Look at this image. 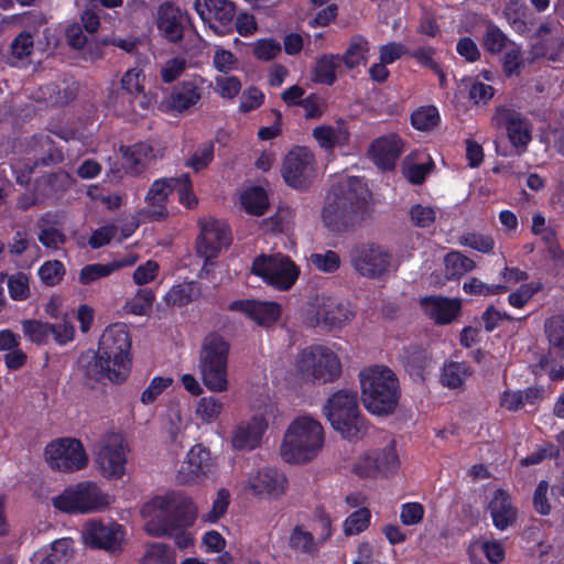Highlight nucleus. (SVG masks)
Listing matches in <instances>:
<instances>
[{
  "label": "nucleus",
  "instance_id": "nucleus-1",
  "mask_svg": "<svg viewBox=\"0 0 564 564\" xmlns=\"http://www.w3.org/2000/svg\"><path fill=\"white\" fill-rule=\"evenodd\" d=\"M145 532L155 538L174 536L175 544L185 549L192 538L184 531L196 519V508L191 498L182 492L156 496L141 509Z\"/></svg>",
  "mask_w": 564,
  "mask_h": 564
},
{
  "label": "nucleus",
  "instance_id": "nucleus-2",
  "mask_svg": "<svg viewBox=\"0 0 564 564\" xmlns=\"http://www.w3.org/2000/svg\"><path fill=\"white\" fill-rule=\"evenodd\" d=\"M368 189L360 178L348 176L334 184L322 212L327 228L341 232L354 230L368 217Z\"/></svg>",
  "mask_w": 564,
  "mask_h": 564
},
{
  "label": "nucleus",
  "instance_id": "nucleus-3",
  "mask_svg": "<svg viewBox=\"0 0 564 564\" xmlns=\"http://www.w3.org/2000/svg\"><path fill=\"white\" fill-rule=\"evenodd\" d=\"M359 378L366 409L378 415L391 414L401 395L395 373L387 367L375 366L361 370Z\"/></svg>",
  "mask_w": 564,
  "mask_h": 564
},
{
  "label": "nucleus",
  "instance_id": "nucleus-4",
  "mask_svg": "<svg viewBox=\"0 0 564 564\" xmlns=\"http://www.w3.org/2000/svg\"><path fill=\"white\" fill-rule=\"evenodd\" d=\"M323 445L321 423L311 416H300L289 425L280 453L286 463L306 464L317 456Z\"/></svg>",
  "mask_w": 564,
  "mask_h": 564
},
{
  "label": "nucleus",
  "instance_id": "nucleus-5",
  "mask_svg": "<svg viewBox=\"0 0 564 564\" xmlns=\"http://www.w3.org/2000/svg\"><path fill=\"white\" fill-rule=\"evenodd\" d=\"M323 412L332 427L345 438H357L366 433L367 426L355 390L340 389L330 394L323 406Z\"/></svg>",
  "mask_w": 564,
  "mask_h": 564
},
{
  "label": "nucleus",
  "instance_id": "nucleus-6",
  "mask_svg": "<svg viewBox=\"0 0 564 564\" xmlns=\"http://www.w3.org/2000/svg\"><path fill=\"white\" fill-rule=\"evenodd\" d=\"M230 345L219 334H208L202 344L198 368L204 386L213 392H226L229 389L228 356Z\"/></svg>",
  "mask_w": 564,
  "mask_h": 564
},
{
  "label": "nucleus",
  "instance_id": "nucleus-7",
  "mask_svg": "<svg viewBox=\"0 0 564 564\" xmlns=\"http://www.w3.org/2000/svg\"><path fill=\"white\" fill-rule=\"evenodd\" d=\"M295 370L306 382L329 383L341 376V364L330 348L313 345L297 354Z\"/></svg>",
  "mask_w": 564,
  "mask_h": 564
},
{
  "label": "nucleus",
  "instance_id": "nucleus-8",
  "mask_svg": "<svg viewBox=\"0 0 564 564\" xmlns=\"http://www.w3.org/2000/svg\"><path fill=\"white\" fill-rule=\"evenodd\" d=\"M131 339L126 325L108 326L99 339L98 352L117 368L115 378L127 379L131 368Z\"/></svg>",
  "mask_w": 564,
  "mask_h": 564
},
{
  "label": "nucleus",
  "instance_id": "nucleus-9",
  "mask_svg": "<svg viewBox=\"0 0 564 564\" xmlns=\"http://www.w3.org/2000/svg\"><path fill=\"white\" fill-rule=\"evenodd\" d=\"M53 506L68 513L98 511L108 505L107 497L91 481L79 482L52 499Z\"/></svg>",
  "mask_w": 564,
  "mask_h": 564
},
{
  "label": "nucleus",
  "instance_id": "nucleus-10",
  "mask_svg": "<svg viewBox=\"0 0 564 564\" xmlns=\"http://www.w3.org/2000/svg\"><path fill=\"white\" fill-rule=\"evenodd\" d=\"M191 180L188 174H183L180 177H170L155 181L148 195L147 200L152 208L142 209L139 212V216L143 220H162L167 216V210L164 206L169 195L174 188L178 189L180 199L185 200V196L188 195L191 189Z\"/></svg>",
  "mask_w": 564,
  "mask_h": 564
},
{
  "label": "nucleus",
  "instance_id": "nucleus-11",
  "mask_svg": "<svg viewBox=\"0 0 564 564\" xmlns=\"http://www.w3.org/2000/svg\"><path fill=\"white\" fill-rule=\"evenodd\" d=\"M251 272L281 290L290 289L299 276L296 265L289 258L280 254L257 257Z\"/></svg>",
  "mask_w": 564,
  "mask_h": 564
},
{
  "label": "nucleus",
  "instance_id": "nucleus-12",
  "mask_svg": "<svg viewBox=\"0 0 564 564\" xmlns=\"http://www.w3.org/2000/svg\"><path fill=\"white\" fill-rule=\"evenodd\" d=\"M94 462L107 478H120L124 474L126 453L123 438L118 433L104 435L94 449Z\"/></svg>",
  "mask_w": 564,
  "mask_h": 564
},
{
  "label": "nucleus",
  "instance_id": "nucleus-13",
  "mask_svg": "<svg viewBox=\"0 0 564 564\" xmlns=\"http://www.w3.org/2000/svg\"><path fill=\"white\" fill-rule=\"evenodd\" d=\"M352 268L360 275L377 279L383 275L391 264V253L376 243H357L349 251Z\"/></svg>",
  "mask_w": 564,
  "mask_h": 564
},
{
  "label": "nucleus",
  "instance_id": "nucleus-14",
  "mask_svg": "<svg viewBox=\"0 0 564 564\" xmlns=\"http://www.w3.org/2000/svg\"><path fill=\"white\" fill-rule=\"evenodd\" d=\"M231 237L228 226L216 219L200 221V235L197 238V253L205 258V263L200 270V279L208 278L210 270L208 268L212 258H216L224 247L230 245Z\"/></svg>",
  "mask_w": 564,
  "mask_h": 564
},
{
  "label": "nucleus",
  "instance_id": "nucleus-15",
  "mask_svg": "<svg viewBox=\"0 0 564 564\" xmlns=\"http://www.w3.org/2000/svg\"><path fill=\"white\" fill-rule=\"evenodd\" d=\"M46 462L51 468L72 473L86 467L88 456L80 441L76 438H59L45 447Z\"/></svg>",
  "mask_w": 564,
  "mask_h": 564
},
{
  "label": "nucleus",
  "instance_id": "nucleus-16",
  "mask_svg": "<svg viewBox=\"0 0 564 564\" xmlns=\"http://www.w3.org/2000/svg\"><path fill=\"white\" fill-rule=\"evenodd\" d=\"M282 176L285 183L295 189L307 188L315 177L312 151L305 147L293 148L284 158Z\"/></svg>",
  "mask_w": 564,
  "mask_h": 564
},
{
  "label": "nucleus",
  "instance_id": "nucleus-17",
  "mask_svg": "<svg viewBox=\"0 0 564 564\" xmlns=\"http://www.w3.org/2000/svg\"><path fill=\"white\" fill-rule=\"evenodd\" d=\"M82 536L87 546L117 553L122 550L124 532L122 527L116 522L104 523L90 520L85 524Z\"/></svg>",
  "mask_w": 564,
  "mask_h": 564
},
{
  "label": "nucleus",
  "instance_id": "nucleus-18",
  "mask_svg": "<svg viewBox=\"0 0 564 564\" xmlns=\"http://www.w3.org/2000/svg\"><path fill=\"white\" fill-rule=\"evenodd\" d=\"M77 366L83 376L84 384L91 389L97 383H105L106 381L112 383L126 381V379L115 378L117 368L111 362L106 361L99 352L87 351L82 354L77 360Z\"/></svg>",
  "mask_w": 564,
  "mask_h": 564
},
{
  "label": "nucleus",
  "instance_id": "nucleus-19",
  "mask_svg": "<svg viewBox=\"0 0 564 564\" xmlns=\"http://www.w3.org/2000/svg\"><path fill=\"white\" fill-rule=\"evenodd\" d=\"M315 316L308 321L310 326H323L328 330L340 328L354 316L352 312L336 299L317 295L313 304Z\"/></svg>",
  "mask_w": 564,
  "mask_h": 564
},
{
  "label": "nucleus",
  "instance_id": "nucleus-20",
  "mask_svg": "<svg viewBox=\"0 0 564 564\" xmlns=\"http://www.w3.org/2000/svg\"><path fill=\"white\" fill-rule=\"evenodd\" d=\"M194 9L199 18L218 34L231 24L236 15V7L229 0H195Z\"/></svg>",
  "mask_w": 564,
  "mask_h": 564
},
{
  "label": "nucleus",
  "instance_id": "nucleus-21",
  "mask_svg": "<svg viewBox=\"0 0 564 564\" xmlns=\"http://www.w3.org/2000/svg\"><path fill=\"white\" fill-rule=\"evenodd\" d=\"M213 473L209 452L200 444L194 445L177 473L181 484H194Z\"/></svg>",
  "mask_w": 564,
  "mask_h": 564
},
{
  "label": "nucleus",
  "instance_id": "nucleus-22",
  "mask_svg": "<svg viewBox=\"0 0 564 564\" xmlns=\"http://www.w3.org/2000/svg\"><path fill=\"white\" fill-rule=\"evenodd\" d=\"M186 17L171 1L162 3L156 12V26L160 33L172 43H178L184 37Z\"/></svg>",
  "mask_w": 564,
  "mask_h": 564
},
{
  "label": "nucleus",
  "instance_id": "nucleus-23",
  "mask_svg": "<svg viewBox=\"0 0 564 564\" xmlns=\"http://www.w3.org/2000/svg\"><path fill=\"white\" fill-rule=\"evenodd\" d=\"M232 312H241L254 321L258 325L269 327L275 323L280 315V305L274 302H261L256 300H237L228 305Z\"/></svg>",
  "mask_w": 564,
  "mask_h": 564
},
{
  "label": "nucleus",
  "instance_id": "nucleus-24",
  "mask_svg": "<svg viewBox=\"0 0 564 564\" xmlns=\"http://www.w3.org/2000/svg\"><path fill=\"white\" fill-rule=\"evenodd\" d=\"M122 153V166L127 173L138 175L142 173L151 162L162 156L160 150H155L148 143H135L132 147H120Z\"/></svg>",
  "mask_w": 564,
  "mask_h": 564
},
{
  "label": "nucleus",
  "instance_id": "nucleus-25",
  "mask_svg": "<svg viewBox=\"0 0 564 564\" xmlns=\"http://www.w3.org/2000/svg\"><path fill=\"white\" fill-rule=\"evenodd\" d=\"M492 523L496 529L503 531L516 523L518 510L512 505L509 492L505 489H497L488 505Z\"/></svg>",
  "mask_w": 564,
  "mask_h": 564
},
{
  "label": "nucleus",
  "instance_id": "nucleus-26",
  "mask_svg": "<svg viewBox=\"0 0 564 564\" xmlns=\"http://www.w3.org/2000/svg\"><path fill=\"white\" fill-rule=\"evenodd\" d=\"M401 150V139L397 134H389L376 139L369 148V154L378 167L392 170Z\"/></svg>",
  "mask_w": 564,
  "mask_h": 564
},
{
  "label": "nucleus",
  "instance_id": "nucleus-27",
  "mask_svg": "<svg viewBox=\"0 0 564 564\" xmlns=\"http://www.w3.org/2000/svg\"><path fill=\"white\" fill-rule=\"evenodd\" d=\"M268 424L262 416L254 415L248 422H241L232 432L231 443L238 451L254 448Z\"/></svg>",
  "mask_w": 564,
  "mask_h": 564
},
{
  "label": "nucleus",
  "instance_id": "nucleus-28",
  "mask_svg": "<svg viewBox=\"0 0 564 564\" xmlns=\"http://www.w3.org/2000/svg\"><path fill=\"white\" fill-rule=\"evenodd\" d=\"M420 305L425 315L440 325L451 323L458 313L457 299L449 300L444 296L431 295L421 299Z\"/></svg>",
  "mask_w": 564,
  "mask_h": 564
},
{
  "label": "nucleus",
  "instance_id": "nucleus-29",
  "mask_svg": "<svg viewBox=\"0 0 564 564\" xmlns=\"http://www.w3.org/2000/svg\"><path fill=\"white\" fill-rule=\"evenodd\" d=\"M502 15L519 35H529L533 30L535 19L522 0H508L505 3Z\"/></svg>",
  "mask_w": 564,
  "mask_h": 564
},
{
  "label": "nucleus",
  "instance_id": "nucleus-30",
  "mask_svg": "<svg viewBox=\"0 0 564 564\" xmlns=\"http://www.w3.org/2000/svg\"><path fill=\"white\" fill-rule=\"evenodd\" d=\"M200 89L194 82H182L173 87L166 98V108L177 112H184L200 99Z\"/></svg>",
  "mask_w": 564,
  "mask_h": 564
},
{
  "label": "nucleus",
  "instance_id": "nucleus-31",
  "mask_svg": "<svg viewBox=\"0 0 564 564\" xmlns=\"http://www.w3.org/2000/svg\"><path fill=\"white\" fill-rule=\"evenodd\" d=\"M288 480L285 476L274 468H263L251 480V488L256 494H267L279 497L285 492Z\"/></svg>",
  "mask_w": 564,
  "mask_h": 564
},
{
  "label": "nucleus",
  "instance_id": "nucleus-32",
  "mask_svg": "<svg viewBox=\"0 0 564 564\" xmlns=\"http://www.w3.org/2000/svg\"><path fill=\"white\" fill-rule=\"evenodd\" d=\"M340 69V55L324 54L316 62L313 80L330 86L335 83L336 74Z\"/></svg>",
  "mask_w": 564,
  "mask_h": 564
},
{
  "label": "nucleus",
  "instance_id": "nucleus-33",
  "mask_svg": "<svg viewBox=\"0 0 564 564\" xmlns=\"http://www.w3.org/2000/svg\"><path fill=\"white\" fill-rule=\"evenodd\" d=\"M508 35L494 22H489L482 34L481 44L486 52L491 55L501 54L510 44Z\"/></svg>",
  "mask_w": 564,
  "mask_h": 564
},
{
  "label": "nucleus",
  "instance_id": "nucleus-34",
  "mask_svg": "<svg viewBox=\"0 0 564 564\" xmlns=\"http://www.w3.org/2000/svg\"><path fill=\"white\" fill-rule=\"evenodd\" d=\"M368 50L369 46L366 39L360 35L354 36L346 52L340 56V64H344L348 69H354L359 65H365L366 53Z\"/></svg>",
  "mask_w": 564,
  "mask_h": 564
},
{
  "label": "nucleus",
  "instance_id": "nucleus-35",
  "mask_svg": "<svg viewBox=\"0 0 564 564\" xmlns=\"http://www.w3.org/2000/svg\"><path fill=\"white\" fill-rule=\"evenodd\" d=\"M545 334L554 354L564 359V316L555 315L545 322Z\"/></svg>",
  "mask_w": 564,
  "mask_h": 564
},
{
  "label": "nucleus",
  "instance_id": "nucleus-36",
  "mask_svg": "<svg viewBox=\"0 0 564 564\" xmlns=\"http://www.w3.org/2000/svg\"><path fill=\"white\" fill-rule=\"evenodd\" d=\"M200 295V289L195 282L177 284L173 286L164 296L169 305L183 306L195 301Z\"/></svg>",
  "mask_w": 564,
  "mask_h": 564
},
{
  "label": "nucleus",
  "instance_id": "nucleus-37",
  "mask_svg": "<svg viewBox=\"0 0 564 564\" xmlns=\"http://www.w3.org/2000/svg\"><path fill=\"white\" fill-rule=\"evenodd\" d=\"M139 564H175L174 551L165 543H148Z\"/></svg>",
  "mask_w": 564,
  "mask_h": 564
},
{
  "label": "nucleus",
  "instance_id": "nucleus-38",
  "mask_svg": "<svg viewBox=\"0 0 564 564\" xmlns=\"http://www.w3.org/2000/svg\"><path fill=\"white\" fill-rule=\"evenodd\" d=\"M524 67L522 46L513 41L505 48L502 70L507 77L520 75Z\"/></svg>",
  "mask_w": 564,
  "mask_h": 564
},
{
  "label": "nucleus",
  "instance_id": "nucleus-39",
  "mask_svg": "<svg viewBox=\"0 0 564 564\" xmlns=\"http://www.w3.org/2000/svg\"><path fill=\"white\" fill-rule=\"evenodd\" d=\"M73 555V540L69 538L58 539L52 543L51 552L40 564H67Z\"/></svg>",
  "mask_w": 564,
  "mask_h": 564
},
{
  "label": "nucleus",
  "instance_id": "nucleus-40",
  "mask_svg": "<svg viewBox=\"0 0 564 564\" xmlns=\"http://www.w3.org/2000/svg\"><path fill=\"white\" fill-rule=\"evenodd\" d=\"M245 209L254 215H262L269 206L268 196L263 188L252 187L241 195Z\"/></svg>",
  "mask_w": 564,
  "mask_h": 564
},
{
  "label": "nucleus",
  "instance_id": "nucleus-41",
  "mask_svg": "<svg viewBox=\"0 0 564 564\" xmlns=\"http://www.w3.org/2000/svg\"><path fill=\"white\" fill-rule=\"evenodd\" d=\"M542 290L543 283L540 281L522 283L516 291L508 295V303L514 308H523L529 301Z\"/></svg>",
  "mask_w": 564,
  "mask_h": 564
},
{
  "label": "nucleus",
  "instance_id": "nucleus-42",
  "mask_svg": "<svg viewBox=\"0 0 564 564\" xmlns=\"http://www.w3.org/2000/svg\"><path fill=\"white\" fill-rule=\"evenodd\" d=\"M411 122L416 130L430 131L440 122L438 111L434 106L420 107L412 112Z\"/></svg>",
  "mask_w": 564,
  "mask_h": 564
},
{
  "label": "nucleus",
  "instance_id": "nucleus-43",
  "mask_svg": "<svg viewBox=\"0 0 564 564\" xmlns=\"http://www.w3.org/2000/svg\"><path fill=\"white\" fill-rule=\"evenodd\" d=\"M463 290L469 295L489 296L506 293L508 291V286L505 284H487L478 278L473 276L464 283Z\"/></svg>",
  "mask_w": 564,
  "mask_h": 564
},
{
  "label": "nucleus",
  "instance_id": "nucleus-44",
  "mask_svg": "<svg viewBox=\"0 0 564 564\" xmlns=\"http://www.w3.org/2000/svg\"><path fill=\"white\" fill-rule=\"evenodd\" d=\"M506 130L510 143L516 148H527L531 141L529 124L520 116Z\"/></svg>",
  "mask_w": 564,
  "mask_h": 564
},
{
  "label": "nucleus",
  "instance_id": "nucleus-45",
  "mask_svg": "<svg viewBox=\"0 0 564 564\" xmlns=\"http://www.w3.org/2000/svg\"><path fill=\"white\" fill-rule=\"evenodd\" d=\"M65 273V267L58 260H48L39 269L40 279L47 286H55L59 284Z\"/></svg>",
  "mask_w": 564,
  "mask_h": 564
},
{
  "label": "nucleus",
  "instance_id": "nucleus-46",
  "mask_svg": "<svg viewBox=\"0 0 564 564\" xmlns=\"http://www.w3.org/2000/svg\"><path fill=\"white\" fill-rule=\"evenodd\" d=\"M370 517L368 508H360L352 512L344 522L345 535L349 536L365 531L369 527Z\"/></svg>",
  "mask_w": 564,
  "mask_h": 564
},
{
  "label": "nucleus",
  "instance_id": "nucleus-47",
  "mask_svg": "<svg viewBox=\"0 0 564 564\" xmlns=\"http://www.w3.org/2000/svg\"><path fill=\"white\" fill-rule=\"evenodd\" d=\"M224 409V403L214 397L202 398L196 406L197 416L206 422L210 423L217 420Z\"/></svg>",
  "mask_w": 564,
  "mask_h": 564
},
{
  "label": "nucleus",
  "instance_id": "nucleus-48",
  "mask_svg": "<svg viewBox=\"0 0 564 564\" xmlns=\"http://www.w3.org/2000/svg\"><path fill=\"white\" fill-rule=\"evenodd\" d=\"M113 273V265L110 263L87 264L79 271V283L87 285Z\"/></svg>",
  "mask_w": 564,
  "mask_h": 564
},
{
  "label": "nucleus",
  "instance_id": "nucleus-49",
  "mask_svg": "<svg viewBox=\"0 0 564 564\" xmlns=\"http://www.w3.org/2000/svg\"><path fill=\"white\" fill-rule=\"evenodd\" d=\"M290 546L295 551L313 553L315 551L313 534L304 531L301 525H296L290 535Z\"/></svg>",
  "mask_w": 564,
  "mask_h": 564
},
{
  "label": "nucleus",
  "instance_id": "nucleus-50",
  "mask_svg": "<svg viewBox=\"0 0 564 564\" xmlns=\"http://www.w3.org/2000/svg\"><path fill=\"white\" fill-rule=\"evenodd\" d=\"M375 457L379 467V473L383 475L393 473L399 466V457L393 443L384 447Z\"/></svg>",
  "mask_w": 564,
  "mask_h": 564
},
{
  "label": "nucleus",
  "instance_id": "nucleus-51",
  "mask_svg": "<svg viewBox=\"0 0 564 564\" xmlns=\"http://www.w3.org/2000/svg\"><path fill=\"white\" fill-rule=\"evenodd\" d=\"M460 245L467 246L482 253H489L495 247V240L489 235L470 232L460 237Z\"/></svg>",
  "mask_w": 564,
  "mask_h": 564
},
{
  "label": "nucleus",
  "instance_id": "nucleus-52",
  "mask_svg": "<svg viewBox=\"0 0 564 564\" xmlns=\"http://www.w3.org/2000/svg\"><path fill=\"white\" fill-rule=\"evenodd\" d=\"M310 261L318 270L324 272H335L340 265V258L337 252L327 250L324 253H313Z\"/></svg>",
  "mask_w": 564,
  "mask_h": 564
},
{
  "label": "nucleus",
  "instance_id": "nucleus-53",
  "mask_svg": "<svg viewBox=\"0 0 564 564\" xmlns=\"http://www.w3.org/2000/svg\"><path fill=\"white\" fill-rule=\"evenodd\" d=\"M10 296L15 301L25 300L30 294L29 279L26 274L18 272L8 279Z\"/></svg>",
  "mask_w": 564,
  "mask_h": 564
},
{
  "label": "nucleus",
  "instance_id": "nucleus-54",
  "mask_svg": "<svg viewBox=\"0 0 564 564\" xmlns=\"http://www.w3.org/2000/svg\"><path fill=\"white\" fill-rule=\"evenodd\" d=\"M154 294L151 289H141L137 295L127 304L129 311L135 315H144L151 308Z\"/></svg>",
  "mask_w": 564,
  "mask_h": 564
},
{
  "label": "nucleus",
  "instance_id": "nucleus-55",
  "mask_svg": "<svg viewBox=\"0 0 564 564\" xmlns=\"http://www.w3.org/2000/svg\"><path fill=\"white\" fill-rule=\"evenodd\" d=\"M214 159V143L208 142L200 145L192 158L187 161L186 165L191 166L194 171L198 172L205 169Z\"/></svg>",
  "mask_w": 564,
  "mask_h": 564
},
{
  "label": "nucleus",
  "instance_id": "nucleus-56",
  "mask_svg": "<svg viewBox=\"0 0 564 564\" xmlns=\"http://www.w3.org/2000/svg\"><path fill=\"white\" fill-rule=\"evenodd\" d=\"M429 365V359L424 350L420 348L413 349L408 356L406 367L411 376L419 380H424V370Z\"/></svg>",
  "mask_w": 564,
  "mask_h": 564
},
{
  "label": "nucleus",
  "instance_id": "nucleus-57",
  "mask_svg": "<svg viewBox=\"0 0 564 564\" xmlns=\"http://www.w3.org/2000/svg\"><path fill=\"white\" fill-rule=\"evenodd\" d=\"M280 42L273 39H262L254 43L253 54L258 59L270 61L281 53Z\"/></svg>",
  "mask_w": 564,
  "mask_h": 564
},
{
  "label": "nucleus",
  "instance_id": "nucleus-58",
  "mask_svg": "<svg viewBox=\"0 0 564 564\" xmlns=\"http://www.w3.org/2000/svg\"><path fill=\"white\" fill-rule=\"evenodd\" d=\"M22 326L24 334L39 344L44 343L50 335L51 324L47 323L26 319L22 322Z\"/></svg>",
  "mask_w": 564,
  "mask_h": 564
},
{
  "label": "nucleus",
  "instance_id": "nucleus-59",
  "mask_svg": "<svg viewBox=\"0 0 564 564\" xmlns=\"http://www.w3.org/2000/svg\"><path fill=\"white\" fill-rule=\"evenodd\" d=\"M173 380L169 377H155L150 386L142 392L141 402L143 404H150L156 400V398L172 384Z\"/></svg>",
  "mask_w": 564,
  "mask_h": 564
},
{
  "label": "nucleus",
  "instance_id": "nucleus-60",
  "mask_svg": "<svg viewBox=\"0 0 564 564\" xmlns=\"http://www.w3.org/2000/svg\"><path fill=\"white\" fill-rule=\"evenodd\" d=\"M495 95V88L490 85L474 82L468 89V97L475 105H487Z\"/></svg>",
  "mask_w": 564,
  "mask_h": 564
},
{
  "label": "nucleus",
  "instance_id": "nucleus-61",
  "mask_svg": "<svg viewBox=\"0 0 564 564\" xmlns=\"http://www.w3.org/2000/svg\"><path fill=\"white\" fill-rule=\"evenodd\" d=\"M121 89L131 96L143 93L141 72L135 68L127 70L121 78Z\"/></svg>",
  "mask_w": 564,
  "mask_h": 564
},
{
  "label": "nucleus",
  "instance_id": "nucleus-62",
  "mask_svg": "<svg viewBox=\"0 0 564 564\" xmlns=\"http://www.w3.org/2000/svg\"><path fill=\"white\" fill-rule=\"evenodd\" d=\"M410 217L414 226L425 228L435 221V212L429 206L417 204L412 206Z\"/></svg>",
  "mask_w": 564,
  "mask_h": 564
},
{
  "label": "nucleus",
  "instance_id": "nucleus-63",
  "mask_svg": "<svg viewBox=\"0 0 564 564\" xmlns=\"http://www.w3.org/2000/svg\"><path fill=\"white\" fill-rule=\"evenodd\" d=\"M549 482L541 480L533 494V508L541 516H547L551 512V505L547 500Z\"/></svg>",
  "mask_w": 564,
  "mask_h": 564
},
{
  "label": "nucleus",
  "instance_id": "nucleus-64",
  "mask_svg": "<svg viewBox=\"0 0 564 564\" xmlns=\"http://www.w3.org/2000/svg\"><path fill=\"white\" fill-rule=\"evenodd\" d=\"M39 241L46 248L58 249L66 242V236L54 227L42 228L39 234Z\"/></svg>",
  "mask_w": 564,
  "mask_h": 564
}]
</instances>
